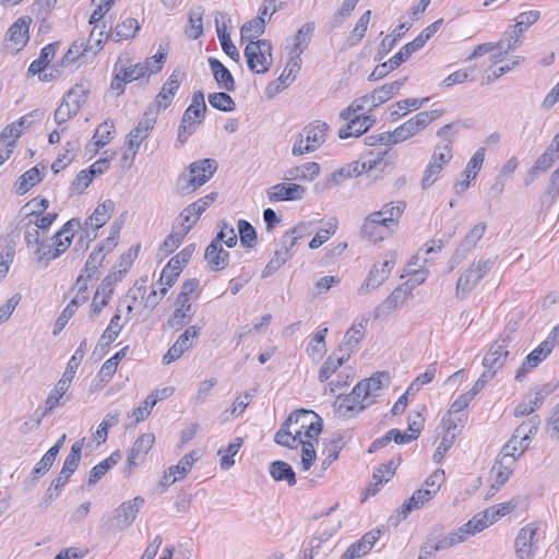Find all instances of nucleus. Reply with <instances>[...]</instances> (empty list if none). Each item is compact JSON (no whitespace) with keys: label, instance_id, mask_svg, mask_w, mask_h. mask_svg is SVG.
Returning <instances> with one entry per match:
<instances>
[{"label":"nucleus","instance_id":"1","mask_svg":"<svg viewBox=\"0 0 559 559\" xmlns=\"http://www.w3.org/2000/svg\"><path fill=\"white\" fill-rule=\"evenodd\" d=\"M442 115L441 109H433L429 111H421L415 117L411 118L392 132H383L378 135V141L384 145H393L403 142L411 136L415 135L431 121L438 119Z\"/></svg>","mask_w":559,"mask_h":559},{"label":"nucleus","instance_id":"2","mask_svg":"<svg viewBox=\"0 0 559 559\" xmlns=\"http://www.w3.org/2000/svg\"><path fill=\"white\" fill-rule=\"evenodd\" d=\"M216 169L217 162L213 158L199 159L192 163L178 178V192L186 194L195 191L212 178Z\"/></svg>","mask_w":559,"mask_h":559},{"label":"nucleus","instance_id":"3","mask_svg":"<svg viewBox=\"0 0 559 559\" xmlns=\"http://www.w3.org/2000/svg\"><path fill=\"white\" fill-rule=\"evenodd\" d=\"M559 344V324L556 325L546 340L532 350L515 373V380L521 382L526 374L544 361L552 349Z\"/></svg>","mask_w":559,"mask_h":559},{"label":"nucleus","instance_id":"4","mask_svg":"<svg viewBox=\"0 0 559 559\" xmlns=\"http://www.w3.org/2000/svg\"><path fill=\"white\" fill-rule=\"evenodd\" d=\"M362 108L346 107L340 112V119L345 121L338 130L341 139L358 138L372 127L376 120L369 115L361 114Z\"/></svg>","mask_w":559,"mask_h":559},{"label":"nucleus","instance_id":"5","mask_svg":"<svg viewBox=\"0 0 559 559\" xmlns=\"http://www.w3.org/2000/svg\"><path fill=\"white\" fill-rule=\"evenodd\" d=\"M272 46L266 39L251 40L245 48L248 68L255 73H265L272 64Z\"/></svg>","mask_w":559,"mask_h":559},{"label":"nucleus","instance_id":"6","mask_svg":"<svg viewBox=\"0 0 559 559\" xmlns=\"http://www.w3.org/2000/svg\"><path fill=\"white\" fill-rule=\"evenodd\" d=\"M539 528L538 522H531L519 530L513 544L515 559H533L536 556Z\"/></svg>","mask_w":559,"mask_h":559},{"label":"nucleus","instance_id":"7","mask_svg":"<svg viewBox=\"0 0 559 559\" xmlns=\"http://www.w3.org/2000/svg\"><path fill=\"white\" fill-rule=\"evenodd\" d=\"M157 114L158 112L152 108H148V110L144 112L139 123L127 135V153H130L132 156L136 154L141 143L147 139L153 130Z\"/></svg>","mask_w":559,"mask_h":559},{"label":"nucleus","instance_id":"8","mask_svg":"<svg viewBox=\"0 0 559 559\" xmlns=\"http://www.w3.org/2000/svg\"><path fill=\"white\" fill-rule=\"evenodd\" d=\"M451 158V141L443 146H437L435 148L429 164L424 171L421 180V187L424 189L431 187L436 182L438 175L443 169V166L447 165Z\"/></svg>","mask_w":559,"mask_h":559},{"label":"nucleus","instance_id":"9","mask_svg":"<svg viewBox=\"0 0 559 559\" xmlns=\"http://www.w3.org/2000/svg\"><path fill=\"white\" fill-rule=\"evenodd\" d=\"M385 257L386 259L382 262L381 267L374 264L370 270L368 276L358 289L359 295L367 294L369 289L378 288L389 277L396 263V253L390 252Z\"/></svg>","mask_w":559,"mask_h":559},{"label":"nucleus","instance_id":"10","mask_svg":"<svg viewBox=\"0 0 559 559\" xmlns=\"http://www.w3.org/2000/svg\"><path fill=\"white\" fill-rule=\"evenodd\" d=\"M307 189L294 182H281L270 187L266 195L270 202L299 201L306 195Z\"/></svg>","mask_w":559,"mask_h":559},{"label":"nucleus","instance_id":"11","mask_svg":"<svg viewBox=\"0 0 559 559\" xmlns=\"http://www.w3.org/2000/svg\"><path fill=\"white\" fill-rule=\"evenodd\" d=\"M31 20L26 17H20L14 22L5 37V48L11 52L20 51L28 41V28Z\"/></svg>","mask_w":559,"mask_h":559},{"label":"nucleus","instance_id":"12","mask_svg":"<svg viewBox=\"0 0 559 559\" xmlns=\"http://www.w3.org/2000/svg\"><path fill=\"white\" fill-rule=\"evenodd\" d=\"M217 193L211 192L203 198L197 200L195 202H192L187 207H185L179 216L177 217V221L181 226L185 225H191V228L193 225L198 222L200 216L206 211V209L216 200Z\"/></svg>","mask_w":559,"mask_h":559},{"label":"nucleus","instance_id":"13","mask_svg":"<svg viewBox=\"0 0 559 559\" xmlns=\"http://www.w3.org/2000/svg\"><path fill=\"white\" fill-rule=\"evenodd\" d=\"M207 107H187L178 128V140L185 143L202 122Z\"/></svg>","mask_w":559,"mask_h":559},{"label":"nucleus","instance_id":"14","mask_svg":"<svg viewBox=\"0 0 559 559\" xmlns=\"http://www.w3.org/2000/svg\"><path fill=\"white\" fill-rule=\"evenodd\" d=\"M143 503V498L135 497L134 499L120 504L115 510V520L117 528L120 531L128 528L136 519V515Z\"/></svg>","mask_w":559,"mask_h":559},{"label":"nucleus","instance_id":"15","mask_svg":"<svg viewBox=\"0 0 559 559\" xmlns=\"http://www.w3.org/2000/svg\"><path fill=\"white\" fill-rule=\"evenodd\" d=\"M368 397L364 392H356V385L352 392L345 396H338L335 403V412L340 417H346L349 412L357 409V412L366 408L369 403L364 404Z\"/></svg>","mask_w":559,"mask_h":559},{"label":"nucleus","instance_id":"16","mask_svg":"<svg viewBox=\"0 0 559 559\" xmlns=\"http://www.w3.org/2000/svg\"><path fill=\"white\" fill-rule=\"evenodd\" d=\"M415 288V284H411L409 282H405L397 286L388 297L386 299L377 307L376 314H388L397 308L400 304H402L408 296L412 295L413 289Z\"/></svg>","mask_w":559,"mask_h":559},{"label":"nucleus","instance_id":"17","mask_svg":"<svg viewBox=\"0 0 559 559\" xmlns=\"http://www.w3.org/2000/svg\"><path fill=\"white\" fill-rule=\"evenodd\" d=\"M436 495V489H418L416 490L411 498L404 501V503L396 510L397 512V522L404 520L411 514L414 510L419 509L426 502L430 501Z\"/></svg>","mask_w":559,"mask_h":559},{"label":"nucleus","instance_id":"18","mask_svg":"<svg viewBox=\"0 0 559 559\" xmlns=\"http://www.w3.org/2000/svg\"><path fill=\"white\" fill-rule=\"evenodd\" d=\"M154 441L155 436L153 433H143L134 441L127 457V476H129L132 472V468L138 465V460L143 457L151 450Z\"/></svg>","mask_w":559,"mask_h":559},{"label":"nucleus","instance_id":"19","mask_svg":"<svg viewBox=\"0 0 559 559\" xmlns=\"http://www.w3.org/2000/svg\"><path fill=\"white\" fill-rule=\"evenodd\" d=\"M329 126L326 122L316 120L310 122L301 130L306 142L310 144L313 151H317L328 139Z\"/></svg>","mask_w":559,"mask_h":559},{"label":"nucleus","instance_id":"20","mask_svg":"<svg viewBox=\"0 0 559 559\" xmlns=\"http://www.w3.org/2000/svg\"><path fill=\"white\" fill-rule=\"evenodd\" d=\"M539 425L540 418L539 416L535 415L516 427L511 439H515V442H518V439L520 440L519 454H523L524 451L528 448L531 436L536 433Z\"/></svg>","mask_w":559,"mask_h":559},{"label":"nucleus","instance_id":"21","mask_svg":"<svg viewBox=\"0 0 559 559\" xmlns=\"http://www.w3.org/2000/svg\"><path fill=\"white\" fill-rule=\"evenodd\" d=\"M320 165L316 162H308L300 166L290 167L285 170V180L312 181L320 174Z\"/></svg>","mask_w":559,"mask_h":559},{"label":"nucleus","instance_id":"22","mask_svg":"<svg viewBox=\"0 0 559 559\" xmlns=\"http://www.w3.org/2000/svg\"><path fill=\"white\" fill-rule=\"evenodd\" d=\"M114 210L115 202L110 199L105 200L103 203L96 206L94 212L85 221V225L93 228V231L95 233L109 221Z\"/></svg>","mask_w":559,"mask_h":559},{"label":"nucleus","instance_id":"23","mask_svg":"<svg viewBox=\"0 0 559 559\" xmlns=\"http://www.w3.org/2000/svg\"><path fill=\"white\" fill-rule=\"evenodd\" d=\"M551 393V390L545 386H537L535 389V396L530 399L528 402H522L516 405L514 409V415L516 417H523L531 415L535 409H537L545 401V399Z\"/></svg>","mask_w":559,"mask_h":559},{"label":"nucleus","instance_id":"24","mask_svg":"<svg viewBox=\"0 0 559 559\" xmlns=\"http://www.w3.org/2000/svg\"><path fill=\"white\" fill-rule=\"evenodd\" d=\"M510 352L504 349L503 344H491L483 358V367L493 370L501 369L509 356Z\"/></svg>","mask_w":559,"mask_h":559},{"label":"nucleus","instance_id":"25","mask_svg":"<svg viewBox=\"0 0 559 559\" xmlns=\"http://www.w3.org/2000/svg\"><path fill=\"white\" fill-rule=\"evenodd\" d=\"M73 227L81 228L79 218L68 221L62 228L57 231L51 238H47L57 249H62V253L69 248L72 242Z\"/></svg>","mask_w":559,"mask_h":559},{"label":"nucleus","instance_id":"26","mask_svg":"<svg viewBox=\"0 0 559 559\" xmlns=\"http://www.w3.org/2000/svg\"><path fill=\"white\" fill-rule=\"evenodd\" d=\"M388 372H377L368 379L361 380L356 384V392H364L369 397L379 395V392L383 385V379L389 380Z\"/></svg>","mask_w":559,"mask_h":559},{"label":"nucleus","instance_id":"27","mask_svg":"<svg viewBox=\"0 0 559 559\" xmlns=\"http://www.w3.org/2000/svg\"><path fill=\"white\" fill-rule=\"evenodd\" d=\"M380 536L381 530L377 528L369 531L366 534H364L359 540L353 543L347 549H349V551H353V555H355L357 559L361 558L371 550V548L380 538Z\"/></svg>","mask_w":559,"mask_h":559},{"label":"nucleus","instance_id":"28","mask_svg":"<svg viewBox=\"0 0 559 559\" xmlns=\"http://www.w3.org/2000/svg\"><path fill=\"white\" fill-rule=\"evenodd\" d=\"M269 472L276 481H286L290 487L297 483L293 467L285 461L272 462L269 466Z\"/></svg>","mask_w":559,"mask_h":559},{"label":"nucleus","instance_id":"29","mask_svg":"<svg viewBox=\"0 0 559 559\" xmlns=\"http://www.w3.org/2000/svg\"><path fill=\"white\" fill-rule=\"evenodd\" d=\"M366 332V322L354 323L344 336L343 345L340 347V352L345 350L346 354H352L359 342L364 338Z\"/></svg>","mask_w":559,"mask_h":559},{"label":"nucleus","instance_id":"30","mask_svg":"<svg viewBox=\"0 0 559 559\" xmlns=\"http://www.w3.org/2000/svg\"><path fill=\"white\" fill-rule=\"evenodd\" d=\"M314 32V22L305 23L294 37V46L290 53L300 57L308 47Z\"/></svg>","mask_w":559,"mask_h":559},{"label":"nucleus","instance_id":"31","mask_svg":"<svg viewBox=\"0 0 559 559\" xmlns=\"http://www.w3.org/2000/svg\"><path fill=\"white\" fill-rule=\"evenodd\" d=\"M209 64L217 84L227 91L234 90V79L229 70L215 58H210Z\"/></svg>","mask_w":559,"mask_h":559},{"label":"nucleus","instance_id":"32","mask_svg":"<svg viewBox=\"0 0 559 559\" xmlns=\"http://www.w3.org/2000/svg\"><path fill=\"white\" fill-rule=\"evenodd\" d=\"M402 86L401 81H395L390 84H384L378 90H374L371 95L365 97V102H371L372 105H382L389 102Z\"/></svg>","mask_w":559,"mask_h":559},{"label":"nucleus","instance_id":"33","mask_svg":"<svg viewBox=\"0 0 559 559\" xmlns=\"http://www.w3.org/2000/svg\"><path fill=\"white\" fill-rule=\"evenodd\" d=\"M182 271V267L177 264V260L170 259L167 263V265L163 269L159 283L164 287L160 288V293L163 296H165L170 287L176 283L177 278L179 277L180 273Z\"/></svg>","mask_w":559,"mask_h":559},{"label":"nucleus","instance_id":"34","mask_svg":"<svg viewBox=\"0 0 559 559\" xmlns=\"http://www.w3.org/2000/svg\"><path fill=\"white\" fill-rule=\"evenodd\" d=\"M140 29L139 22L133 17H127L121 23H118L110 34V37L115 41H120L123 39H130L135 36L138 31Z\"/></svg>","mask_w":559,"mask_h":559},{"label":"nucleus","instance_id":"35","mask_svg":"<svg viewBox=\"0 0 559 559\" xmlns=\"http://www.w3.org/2000/svg\"><path fill=\"white\" fill-rule=\"evenodd\" d=\"M90 84L87 82L76 83L63 96L60 105H82L87 102Z\"/></svg>","mask_w":559,"mask_h":559},{"label":"nucleus","instance_id":"36","mask_svg":"<svg viewBox=\"0 0 559 559\" xmlns=\"http://www.w3.org/2000/svg\"><path fill=\"white\" fill-rule=\"evenodd\" d=\"M71 378L62 377L56 384L52 392L48 395L46 400V409L43 414V416L47 415L48 413L52 412L56 407L59 406L60 400L64 395V393L68 391L70 386Z\"/></svg>","mask_w":559,"mask_h":559},{"label":"nucleus","instance_id":"37","mask_svg":"<svg viewBox=\"0 0 559 559\" xmlns=\"http://www.w3.org/2000/svg\"><path fill=\"white\" fill-rule=\"evenodd\" d=\"M515 463L514 459L496 460L491 473L495 474V485L498 487L504 485L513 473Z\"/></svg>","mask_w":559,"mask_h":559},{"label":"nucleus","instance_id":"38","mask_svg":"<svg viewBox=\"0 0 559 559\" xmlns=\"http://www.w3.org/2000/svg\"><path fill=\"white\" fill-rule=\"evenodd\" d=\"M181 230H173L159 246V251L164 255L173 253L182 242L187 234L191 230V225L181 226Z\"/></svg>","mask_w":559,"mask_h":559},{"label":"nucleus","instance_id":"39","mask_svg":"<svg viewBox=\"0 0 559 559\" xmlns=\"http://www.w3.org/2000/svg\"><path fill=\"white\" fill-rule=\"evenodd\" d=\"M195 311L192 306H187V309L176 308L173 314L167 320V325L170 329L179 331L188 325L193 318Z\"/></svg>","mask_w":559,"mask_h":559},{"label":"nucleus","instance_id":"40","mask_svg":"<svg viewBox=\"0 0 559 559\" xmlns=\"http://www.w3.org/2000/svg\"><path fill=\"white\" fill-rule=\"evenodd\" d=\"M335 353L326 358L319 371V381L325 382L330 377L349 359V354H344L334 359Z\"/></svg>","mask_w":559,"mask_h":559},{"label":"nucleus","instance_id":"41","mask_svg":"<svg viewBox=\"0 0 559 559\" xmlns=\"http://www.w3.org/2000/svg\"><path fill=\"white\" fill-rule=\"evenodd\" d=\"M479 281L480 280L475 275L474 271L469 266L457 280L456 297L464 298L474 289Z\"/></svg>","mask_w":559,"mask_h":559},{"label":"nucleus","instance_id":"42","mask_svg":"<svg viewBox=\"0 0 559 559\" xmlns=\"http://www.w3.org/2000/svg\"><path fill=\"white\" fill-rule=\"evenodd\" d=\"M265 29V19L263 16H257L251 21L245 23L241 27V39L253 40V38L259 37L264 33Z\"/></svg>","mask_w":559,"mask_h":559},{"label":"nucleus","instance_id":"43","mask_svg":"<svg viewBox=\"0 0 559 559\" xmlns=\"http://www.w3.org/2000/svg\"><path fill=\"white\" fill-rule=\"evenodd\" d=\"M317 417L318 414L313 411H306L301 408L293 412L288 416V421L294 423V429L299 430L300 436L302 437V431L308 427L309 424L314 421Z\"/></svg>","mask_w":559,"mask_h":559},{"label":"nucleus","instance_id":"44","mask_svg":"<svg viewBox=\"0 0 559 559\" xmlns=\"http://www.w3.org/2000/svg\"><path fill=\"white\" fill-rule=\"evenodd\" d=\"M41 180V176L37 166L25 171L16 181V192L19 194L26 193L31 188Z\"/></svg>","mask_w":559,"mask_h":559},{"label":"nucleus","instance_id":"45","mask_svg":"<svg viewBox=\"0 0 559 559\" xmlns=\"http://www.w3.org/2000/svg\"><path fill=\"white\" fill-rule=\"evenodd\" d=\"M300 69V57H296L292 55L290 59L286 63V67L281 74V76L277 79V82L274 83L275 91H278L281 85H286L294 81L296 73Z\"/></svg>","mask_w":559,"mask_h":559},{"label":"nucleus","instance_id":"46","mask_svg":"<svg viewBox=\"0 0 559 559\" xmlns=\"http://www.w3.org/2000/svg\"><path fill=\"white\" fill-rule=\"evenodd\" d=\"M238 233L241 245L245 248H253L257 246L258 237L254 227L246 219L238 221Z\"/></svg>","mask_w":559,"mask_h":559},{"label":"nucleus","instance_id":"47","mask_svg":"<svg viewBox=\"0 0 559 559\" xmlns=\"http://www.w3.org/2000/svg\"><path fill=\"white\" fill-rule=\"evenodd\" d=\"M238 238L233 226L227 222L222 221L219 223V231L216 237L211 241L216 245L224 242L228 248H234L237 245Z\"/></svg>","mask_w":559,"mask_h":559},{"label":"nucleus","instance_id":"48","mask_svg":"<svg viewBox=\"0 0 559 559\" xmlns=\"http://www.w3.org/2000/svg\"><path fill=\"white\" fill-rule=\"evenodd\" d=\"M180 83V74L174 72L164 83L159 94L157 95L158 103H160V100L170 103L179 90Z\"/></svg>","mask_w":559,"mask_h":559},{"label":"nucleus","instance_id":"49","mask_svg":"<svg viewBox=\"0 0 559 559\" xmlns=\"http://www.w3.org/2000/svg\"><path fill=\"white\" fill-rule=\"evenodd\" d=\"M374 217H378L376 214H369L360 228V235L370 241L378 242L384 239L383 230H380L378 227L373 225Z\"/></svg>","mask_w":559,"mask_h":559},{"label":"nucleus","instance_id":"50","mask_svg":"<svg viewBox=\"0 0 559 559\" xmlns=\"http://www.w3.org/2000/svg\"><path fill=\"white\" fill-rule=\"evenodd\" d=\"M112 129H114V123L110 120H106L97 127V129L93 135V139L95 140L94 141L95 151L100 150L107 143L110 142V140L112 139V136H111Z\"/></svg>","mask_w":559,"mask_h":559},{"label":"nucleus","instance_id":"51","mask_svg":"<svg viewBox=\"0 0 559 559\" xmlns=\"http://www.w3.org/2000/svg\"><path fill=\"white\" fill-rule=\"evenodd\" d=\"M407 29L408 27L404 23L400 24L393 29L392 38L390 36H386L382 39L378 51L379 59H382L384 55L389 53L392 50L395 43L405 34Z\"/></svg>","mask_w":559,"mask_h":559},{"label":"nucleus","instance_id":"52","mask_svg":"<svg viewBox=\"0 0 559 559\" xmlns=\"http://www.w3.org/2000/svg\"><path fill=\"white\" fill-rule=\"evenodd\" d=\"M120 320H121L120 313H116L111 318L108 326L106 328L103 335L100 336L99 342L102 345L107 346L118 337L119 333L121 332V330L123 328V324L120 323Z\"/></svg>","mask_w":559,"mask_h":559},{"label":"nucleus","instance_id":"53","mask_svg":"<svg viewBox=\"0 0 559 559\" xmlns=\"http://www.w3.org/2000/svg\"><path fill=\"white\" fill-rule=\"evenodd\" d=\"M394 475V467L392 466V462L388 464H381L377 471L373 473V478L377 480L374 485H370L368 491L371 493H376L379 490V486L388 483L391 477Z\"/></svg>","mask_w":559,"mask_h":559},{"label":"nucleus","instance_id":"54","mask_svg":"<svg viewBox=\"0 0 559 559\" xmlns=\"http://www.w3.org/2000/svg\"><path fill=\"white\" fill-rule=\"evenodd\" d=\"M302 440L300 431L295 429L292 432L277 431L274 436L275 443L289 449L298 448Z\"/></svg>","mask_w":559,"mask_h":559},{"label":"nucleus","instance_id":"55","mask_svg":"<svg viewBox=\"0 0 559 559\" xmlns=\"http://www.w3.org/2000/svg\"><path fill=\"white\" fill-rule=\"evenodd\" d=\"M150 66L151 61L146 60L143 63H136L128 68L121 69L119 72H121L122 76L127 82H132L135 80H139L143 76H145L147 73H150Z\"/></svg>","mask_w":559,"mask_h":559},{"label":"nucleus","instance_id":"56","mask_svg":"<svg viewBox=\"0 0 559 559\" xmlns=\"http://www.w3.org/2000/svg\"><path fill=\"white\" fill-rule=\"evenodd\" d=\"M406 209V203L404 201L389 202L384 204L381 210L376 211L377 213H381V216L393 219V225L397 226L399 219L402 216L403 212Z\"/></svg>","mask_w":559,"mask_h":559},{"label":"nucleus","instance_id":"57","mask_svg":"<svg viewBox=\"0 0 559 559\" xmlns=\"http://www.w3.org/2000/svg\"><path fill=\"white\" fill-rule=\"evenodd\" d=\"M337 222L335 219H330L326 223V228L320 229L316 236L310 240L309 248L318 249L321 247L329 238L336 233Z\"/></svg>","mask_w":559,"mask_h":559},{"label":"nucleus","instance_id":"58","mask_svg":"<svg viewBox=\"0 0 559 559\" xmlns=\"http://www.w3.org/2000/svg\"><path fill=\"white\" fill-rule=\"evenodd\" d=\"M105 259V254H102V248H96L88 257L83 278L86 280V283L97 273L98 267L102 265L103 261Z\"/></svg>","mask_w":559,"mask_h":559},{"label":"nucleus","instance_id":"59","mask_svg":"<svg viewBox=\"0 0 559 559\" xmlns=\"http://www.w3.org/2000/svg\"><path fill=\"white\" fill-rule=\"evenodd\" d=\"M204 258L213 271H221L226 267L224 258L219 255V245L211 242L205 249Z\"/></svg>","mask_w":559,"mask_h":559},{"label":"nucleus","instance_id":"60","mask_svg":"<svg viewBox=\"0 0 559 559\" xmlns=\"http://www.w3.org/2000/svg\"><path fill=\"white\" fill-rule=\"evenodd\" d=\"M62 253V249H57L52 242H50L47 238L44 242H41L35 251L37 255V260L39 262L45 261L49 262L51 260L57 259Z\"/></svg>","mask_w":559,"mask_h":559},{"label":"nucleus","instance_id":"61","mask_svg":"<svg viewBox=\"0 0 559 559\" xmlns=\"http://www.w3.org/2000/svg\"><path fill=\"white\" fill-rule=\"evenodd\" d=\"M475 247L476 243H474L472 240L465 237L450 259L451 270L461 264L462 261L466 259V257L474 250Z\"/></svg>","mask_w":559,"mask_h":559},{"label":"nucleus","instance_id":"62","mask_svg":"<svg viewBox=\"0 0 559 559\" xmlns=\"http://www.w3.org/2000/svg\"><path fill=\"white\" fill-rule=\"evenodd\" d=\"M475 247L476 243H474L472 240L465 237L450 259L451 270L461 264L462 261L466 259V257L474 250Z\"/></svg>","mask_w":559,"mask_h":559},{"label":"nucleus","instance_id":"63","mask_svg":"<svg viewBox=\"0 0 559 559\" xmlns=\"http://www.w3.org/2000/svg\"><path fill=\"white\" fill-rule=\"evenodd\" d=\"M158 403V394L150 393L143 403L133 409V416L135 421L140 423L144 420L152 412V408Z\"/></svg>","mask_w":559,"mask_h":559},{"label":"nucleus","instance_id":"64","mask_svg":"<svg viewBox=\"0 0 559 559\" xmlns=\"http://www.w3.org/2000/svg\"><path fill=\"white\" fill-rule=\"evenodd\" d=\"M200 331V326L190 325L185 330L182 334L179 335V337L175 341L174 344L182 348L186 353L192 347L193 341L198 338Z\"/></svg>","mask_w":559,"mask_h":559}]
</instances>
